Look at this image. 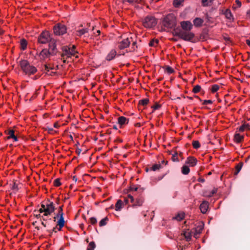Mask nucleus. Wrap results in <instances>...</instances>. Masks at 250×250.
<instances>
[{"label": "nucleus", "mask_w": 250, "mask_h": 250, "mask_svg": "<svg viewBox=\"0 0 250 250\" xmlns=\"http://www.w3.org/2000/svg\"><path fill=\"white\" fill-rule=\"evenodd\" d=\"M166 71L169 74H171L174 72L173 69L169 66H167L166 67Z\"/></svg>", "instance_id": "de8ad7c7"}, {"label": "nucleus", "mask_w": 250, "mask_h": 250, "mask_svg": "<svg viewBox=\"0 0 250 250\" xmlns=\"http://www.w3.org/2000/svg\"><path fill=\"white\" fill-rule=\"evenodd\" d=\"M52 38L50 37V33L46 31L42 32L38 38L39 42L45 44L49 42Z\"/></svg>", "instance_id": "1a4fd4ad"}, {"label": "nucleus", "mask_w": 250, "mask_h": 250, "mask_svg": "<svg viewBox=\"0 0 250 250\" xmlns=\"http://www.w3.org/2000/svg\"><path fill=\"white\" fill-rule=\"evenodd\" d=\"M219 86L217 84H214L212 86L211 91L213 93L216 92L219 89Z\"/></svg>", "instance_id": "a18cd8bd"}, {"label": "nucleus", "mask_w": 250, "mask_h": 250, "mask_svg": "<svg viewBox=\"0 0 250 250\" xmlns=\"http://www.w3.org/2000/svg\"><path fill=\"white\" fill-rule=\"evenodd\" d=\"M54 33L56 35H62L66 32V27L62 24L58 23L54 27Z\"/></svg>", "instance_id": "9d476101"}, {"label": "nucleus", "mask_w": 250, "mask_h": 250, "mask_svg": "<svg viewBox=\"0 0 250 250\" xmlns=\"http://www.w3.org/2000/svg\"><path fill=\"white\" fill-rule=\"evenodd\" d=\"M149 102V100L147 98L144 99L139 101V104L143 106H145Z\"/></svg>", "instance_id": "e433bc0d"}, {"label": "nucleus", "mask_w": 250, "mask_h": 250, "mask_svg": "<svg viewBox=\"0 0 250 250\" xmlns=\"http://www.w3.org/2000/svg\"><path fill=\"white\" fill-rule=\"evenodd\" d=\"M124 201L126 204H127L129 202H130V199L128 198V196H127V197H125Z\"/></svg>", "instance_id": "6e6d98bb"}, {"label": "nucleus", "mask_w": 250, "mask_h": 250, "mask_svg": "<svg viewBox=\"0 0 250 250\" xmlns=\"http://www.w3.org/2000/svg\"><path fill=\"white\" fill-rule=\"evenodd\" d=\"M8 136L7 137V139H10L12 138L14 139V141H17L18 138L14 134V131L13 130H10L8 131L7 133Z\"/></svg>", "instance_id": "5701e85b"}, {"label": "nucleus", "mask_w": 250, "mask_h": 250, "mask_svg": "<svg viewBox=\"0 0 250 250\" xmlns=\"http://www.w3.org/2000/svg\"><path fill=\"white\" fill-rule=\"evenodd\" d=\"M62 206H61L59 207V209H58V212L57 214L53 218V221L55 222L56 220V219L57 218H59V219L58 220L57 222V226L55 228L53 227V228L51 230L52 231H54L55 232H56L57 231L56 230L57 227L58 226V230L60 231L61 230L62 228L64 226V220L63 218V212L62 210Z\"/></svg>", "instance_id": "7ed1b4c3"}, {"label": "nucleus", "mask_w": 250, "mask_h": 250, "mask_svg": "<svg viewBox=\"0 0 250 250\" xmlns=\"http://www.w3.org/2000/svg\"><path fill=\"white\" fill-rule=\"evenodd\" d=\"M204 226L202 223L193 229L192 231V233H193L194 237L196 238H198L200 233L202 232Z\"/></svg>", "instance_id": "4468645a"}, {"label": "nucleus", "mask_w": 250, "mask_h": 250, "mask_svg": "<svg viewBox=\"0 0 250 250\" xmlns=\"http://www.w3.org/2000/svg\"><path fill=\"white\" fill-rule=\"evenodd\" d=\"M208 208V203L207 201H204L200 206L201 211L203 213H206Z\"/></svg>", "instance_id": "6ab92c4d"}, {"label": "nucleus", "mask_w": 250, "mask_h": 250, "mask_svg": "<svg viewBox=\"0 0 250 250\" xmlns=\"http://www.w3.org/2000/svg\"><path fill=\"white\" fill-rule=\"evenodd\" d=\"M143 25L146 28H150L154 27L157 23L156 19L152 16H147L143 20Z\"/></svg>", "instance_id": "6e6552de"}, {"label": "nucleus", "mask_w": 250, "mask_h": 250, "mask_svg": "<svg viewBox=\"0 0 250 250\" xmlns=\"http://www.w3.org/2000/svg\"><path fill=\"white\" fill-rule=\"evenodd\" d=\"M242 167V163H239L235 167V171L234 172V174L235 175L237 174L240 171Z\"/></svg>", "instance_id": "4c0bfd02"}, {"label": "nucleus", "mask_w": 250, "mask_h": 250, "mask_svg": "<svg viewBox=\"0 0 250 250\" xmlns=\"http://www.w3.org/2000/svg\"><path fill=\"white\" fill-rule=\"evenodd\" d=\"M244 139V136L240 134H236L234 135V140L237 143H240Z\"/></svg>", "instance_id": "cd10ccee"}, {"label": "nucleus", "mask_w": 250, "mask_h": 250, "mask_svg": "<svg viewBox=\"0 0 250 250\" xmlns=\"http://www.w3.org/2000/svg\"><path fill=\"white\" fill-rule=\"evenodd\" d=\"M212 103V101L211 100H204L203 104L204 105H207L208 104H211Z\"/></svg>", "instance_id": "603ef678"}, {"label": "nucleus", "mask_w": 250, "mask_h": 250, "mask_svg": "<svg viewBox=\"0 0 250 250\" xmlns=\"http://www.w3.org/2000/svg\"><path fill=\"white\" fill-rule=\"evenodd\" d=\"M90 222L92 225H95L97 223V221L96 218L95 217H91L90 219Z\"/></svg>", "instance_id": "3c124183"}, {"label": "nucleus", "mask_w": 250, "mask_h": 250, "mask_svg": "<svg viewBox=\"0 0 250 250\" xmlns=\"http://www.w3.org/2000/svg\"><path fill=\"white\" fill-rule=\"evenodd\" d=\"M161 167H162V166L160 164H156L153 165L150 167V169L153 171H156V170H159Z\"/></svg>", "instance_id": "473e14b6"}, {"label": "nucleus", "mask_w": 250, "mask_h": 250, "mask_svg": "<svg viewBox=\"0 0 250 250\" xmlns=\"http://www.w3.org/2000/svg\"><path fill=\"white\" fill-rule=\"evenodd\" d=\"M49 43V51L51 52L52 55L56 54L57 52V48L56 42L54 39L51 40Z\"/></svg>", "instance_id": "2eb2a0df"}, {"label": "nucleus", "mask_w": 250, "mask_h": 250, "mask_svg": "<svg viewBox=\"0 0 250 250\" xmlns=\"http://www.w3.org/2000/svg\"><path fill=\"white\" fill-rule=\"evenodd\" d=\"M27 41L24 39H22L21 40V42H20V46H21V49L24 50H25L26 47H27Z\"/></svg>", "instance_id": "c85d7f7f"}, {"label": "nucleus", "mask_w": 250, "mask_h": 250, "mask_svg": "<svg viewBox=\"0 0 250 250\" xmlns=\"http://www.w3.org/2000/svg\"><path fill=\"white\" fill-rule=\"evenodd\" d=\"M51 55V52L47 49H43L40 54V57L42 60H45Z\"/></svg>", "instance_id": "f3484780"}, {"label": "nucleus", "mask_w": 250, "mask_h": 250, "mask_svg": "<svg viewBox=\"0 0 250 250\" xmlns=\"http://www.w3.org/2000/svg\"><path fill=\"white\" fill-rule=\"evenodd\" d=\"M132 41V39L131 37L130 38H126L122 40L121 41L119 42L117 44V47L118 49L120 50L124 49L126 47H127L131 42Z\"/></svg>", "instance_id": "9b49d317"}, {"label": "nucleus", "mask_w": 250, "mask_h": 250, "mask_svg": "<svg viewBox=\"0 0 250 250\" xmlns=\"http://www.w3.org/2000/svg\"><path fill=\"white\" fill-rule=\"evenodd\" d=\"M73 180L75 181V182H76L77 181V178H76V177L75 176H74L73 177Z\"/></svg>", "instance_id": "69168bd1"}, {"label": "nucleus", "mask_w": 250, "mask_h": 250, "mask_svg": "<svg viewBox=\"0 0 250 250\" xmlns=\"http://www.w3.org/2000/svg\"><path fill=\"white\" fill-rule=\"evenodd\" d=\"M160 107V105H159V104L155 105L153 106L154 109H155V110H156V109H159Z\"/></svg>", "instance_id": "bf43d9fd"}, {"label": "nucleus", "mask_w": 250, "mask_h": 250, "mask_svg": "<svg viewBox=\"0 0 250 250\" xmlns=\"http://www.w3.org/2000/svg\"><path fill=\"white\" fill-rule=\"evenodd\" d=\"M217 192V188H213L212 190H211L209 192V194H206L205 197H212L214 194H215Z\"/></svg>", "instance_id": "2f4dec72"}, {"label": "nucleus", "mask_w": 250, "mask_h": 250, "mask_svg": "<svg viewBox=\"0 0 250 250\" xmlns=\"http://www.w3.org/2000/svg\"><path fill=\"white\" fill-rule=\"evenodd\" d=\"M177 155L178 154L177 152H175L173 154H172V160L173 162L179 161Z\"/></svg>", "instance_id": "49530a36"}, {"label": "nucleus", "mask_w": 250, "mask_h": 250, "mask_svg": "<svg viewBox=\"0 0 250 250\" xmlns=\"http://www.w3.org/2000/svg\"><path fill=\"white\" fill-rule=\"evenodd\" d=\"M212 0H202V3L203 6H208L211 4Z\"/></svg>", "instance_id": "c9c22d12"}, {"label": "nucleus", "mask_w": 250, "mask_h": 250, "mask_svg": "<svg viewBox=\"0 0 250 250\" xmlns=\"http://www.w3.org/2000/svg\"><path fill=\"white\" fill-rule=\"evenodd\" d=\"M158 40H152L149 42V45L151 46H155L158 44Z\"/></svg>", "instance_id": "c03bdc74"}, {"label": "nucleus", "mask_w": 250, "mask_h": 250, "mask_svg": "<svg viewBox=\"0 0 250 250\" xmlns=\"http://www.w3.org/2000/svg\"><path fill=\"white\" fill-rule=\"evenodd\" d=\"M176 35L180 39L188 42H192L195 36L194 34L190 31H179Z\"/></svg>", "instance_id": "0eeeda50"}, {"label": "nucleus", "mask_w": 250, "mask_h": 250, "mask_svg": "<svg viewBox=\"0 0 250 250\" xmlns=\"http://www.w3.org/2000/svg\"><path fill=\"white\" fill-rule=\"evenodd\" d=\"M56 68L49 64L44 65V72L48 75L53 76L56 73Z\"/></svg>", "instance_id": "f8f14e48"}, {"label": "nucleus", "mask_w": 250, "mask_h": 250, "mask_svg": "<svg viewBox=\"0 0 250 250\" xmlns=\"http://www.w3.org/2000/svg\"><path fill=\"white\" fill-rule=\"evenodd\" d=\"M235 2L237 4V5H238V7H241V1L239 0H235Z\"/></svg>", "instance_id": "4d7b16f0"}, {"label": "nucleus", "mask_w": 250, "mask_h": 250, "mask_svg": "<svg viewBox=\"0 0 250 250\" xmlns=\"http://www.w3.org/2000/svg\"><path fill=\"white\" fill-rule=\"evenodd\" d=\"M107 220H108L107 217H105V218H103L99 222V226L100 227L105 226L107 223Z\"/></svg>", "instance_id": "ea45409f"}, {"label": "nucleus", "mask_w": 250, "mask_h": 250, "mask_svg": "<svg viewBox=\"0 0 250 250\" xmlns=\"http://www.w3.org/2000/svg\"><path fill=\"white\" fill-rule=\"evenodd\" d=\"M185 213L184 212L178 213L175 217L173 218V219L177 221H181L184 218Z\"/></svg>", "instance_id": "a878e982"}, {"label": "nucleus", "mask_w": 250, "mask_h": 250, "mask_svg": "<svg viewBox=\"0 0 250 250\" xmlns=\"http://www.w3.org/2000/svg\"><path fill=\"white\" fill-rule=\"evenodd\" d=\"M55 206L53 202L47 200L44 204L41 205L39 210L40 213H43V215L48 216L50 215L55 211Z\"/></svg>", "instance_id": "f257e3e1"}, {"label": "nucleus", "mask_w": 250, "mask_h": 250, "mask_svg": "<svg viewBox=\"0 0 250 250\" xmlns=\"http://www.w3.org/2000/svg\"><path fill=\"white\" fill-rule=\"evenodd\" d=\"M192 231L187 229L184 231L183 235L187 241H189L191 239Z\"/></svg>", "instance_id": "4be33fe9"}, {"label": "nucleus", "mask_w": 250, "mask_h": 250, "mask_svg": "<svg viewBox=\"0 0 250 250\" xmlns=\"http://www.w3.org/2000/svg\"><path fill=\"white\" fill-rule=\"evenodd\" d=\"M246 43L249 45L250 46V41L249 40H246Z\"/></svg>", "instance_id": "0e129e2a"}, {"label": "nucleus", "mask_w": 250, "mask_h": 250, "mask_svg": "<svg viewBox=\"0 0 250 250\" xmlns=\"http://www.w3.org/2000/svg\"><path fill=\"white\" fill-rule=\"evenodd\" d=\"M131 190L133 191L134 193H133V195L135 193L136 194H142L143 192V190L141 188L139 189L138 188H131Z\"/></svg>", "instance_id": "72a5a7b5"}, {"label": "nucleus", "mask_w": 250, "mask_h": 250, "mask_svg": "<svg viewBox=\"0 0 250 250\" xmlns=\"http://www.w3.org/2000/svg\"><path fill=\"white\" fill-rule=\"evenodd\" d=\"M190 171L189 168L188 166L184 165L182 167V172L184 175H187L189 173Z\"/></svg>", "instance_id": "c756f323"}, {"label": "nucleus", "mask_w": 250, "mask_h": 250, "mask_svg": "<svg viewBox=\"0 0 250 250\" xmlns=\"http://www.w3.org/2000/svg\"><path fill=\"white\" fill-rule=\"evenodd\" d=\"M203 22V20L200 18H196L193 21L194 25L196 27L202 26Z\"/></svg>", "instance_id": "412c9836"}, {"label": "nucleus", "mask_w": 250, "mask_h": 250, "mask_svg": "<svg viewBox=\"0 0 250 250\" xmlns=\"http://www.w3.org/2000/svg\"><path fill=\"white\" fill-rule=\"evenodd\" d=\"M122 201L121 200L117 201L115 205V210L117 211L120 210L122 208Z\"/></svg>", "instance_id": "7c9ffc66"}, {"label": "nucleus", "mask_w": 250, "mask_h": 250, "mask_svg": "<svg viewBox=\"0 0 250 250\" xmlns=\"http://www.w3.org/2000/svg\"><path fill=\"white\" fill-rule=\"evenodd\" d=\"M53 126H54L55 128H58V127L60 126V125H59V124H58V123L56 122V123H55L54 124V125H53Z\"/></svg>", "instance_id": "13d9d810"}, {"label": "nucleus", "mask_w": 250, "mask_h": 250, "mask_svg": "<svg viewBox=\"0 0 250 250\" xmlns=\"http://www.w3.org/2000/svg\"><path fill=\"white\" fill-rule=\"evenodd\" d=\"M45 217V216L43 215V214L42 215H41V214H36V217L37 218H42L43 221H45L46 219L44 218Z\"/></svg>", "instance_id": "5fc2aeb1"}, {"label": "nucleus", "mask_w": 250, "mask_h": 250, "mask_svg": "<svg viewBox=\"0 0 250 250\" xmlns=\"http://www.w3.org/2000/svg\"><path fill=\"white\" fill-rule=\"evenodd\" d=\"M192 146L195 149H198L200 147V144L198 141H193L192 142Z\"/></svg>", "instance_id": "79ce46f5"}, {"label": "nucleus", "mask_w": 250, "mask_h": 250, "mask_svg": "<svg viewBox=\"0 0 250 250\" xmlns=\"http://www.w3.org/2000/svg\"><path fill=\"white\" fill-rule=\"evenodd\" d=\"M3 33V31L2 29H0V35H2Z\"/></svg>", "instance_id": "774afa93"}, {"label": "nucleus", "mask_w": 250, "mask_h": 250, "mask_svg": "<svg viewBox=\"0 0 250 250\" xmlns=\"http://www.w3.org/2000/svg\"><path fill=\"white\" fill-rule=\"evenodd\" d=\"M180 25L183 29L182 31H190L193 27V25L190 21H181L180 22Z\"/></svg>", "instance_id": "ddd939ff"}, {"label": "nucleus", "mask_w": 250, "mask_h": 250, "mask_svg": "<svg viewBox=\"0 0 250 250\" xmlns=\"http://www.w3.org/2000/svg\"><path fill=\"white\" fill-rule=\"evenodd\" d=\"M47 129H48L49 132L53 131V128H50V127H47Z\"/></svg>", "instance_id": "338daca9"}, {"label": "nucleus", "mask_w": 250, "mask_h": 250, "mask_svg": "<svg viewBox=\"0 0 250 250\" xmlns=\"http://www.w3.org/2000/svg\"><path fill=\"white\" fill-rule=\"evenodd\" d=\"M54 185L55 187H59L61 185L60 180L59 179H56L54 180Z\"/></svg>", "instance_id": "09e8293b"}, {"label": "nucleus", "mask_w": 250, "mask_h": 250, "mask_svg": "<svg viewBox=\"0 0 250 250\" xmlns=\"http://www.w3.org/2000/svg\"><path fill=\"white\" fill-rule=\"evenodd\" d=\"M76 35L79 36H81L85 33L88 32V29L87 28H79L76 30Z\"/></svg>", "instance_id": "393cba45"}, {"label": "nucleus", "mask_w": 250, "mask_h": 250, "mask_svg": "<svg viewBox=\"0 0 250 250\" xmlns=\"http://www.w3.org/2000/svg\"><path fill=\"white\" fill-rule=\"evenodd\" d=\"M128 123V119L124 116L119 117L118 119V123L121 127L123 125L127 124Z\"/></svg>", "instance_id": "aec40b11"}, {"label": "nucleus", "mask_w": 250, "mask_h": 250, "mask_svg": "<svg viewBox=\"0 0 250 250\" xmlns=\"http://www.w3.org/2000/svg\"><path fill=\"white\" fill-rule=\"evenodd\" d=\"M210 191H208V190H207V191H205L204 192H203V196L205 197V194H209V192Z\"/></svg>", "instance_id": "680f3d73"}, {"label": "nucleus", "mask_w": 250, "mask_h": 250, "mask_svg": "<svg viewBox=\"0 0 250 250\" xmlns=\"http://www.w3.org/2000/svg\"><path fill=\"white\" fill-rule=\"evenodd\" d=\"M62 49L61 60H62L63 63L66 62L67 59L70 58L71 56H75L78 53L75 50V45H73L72 47L64 46L62 47Z\"/></svg>", "instance_id": "f03ea898"}, {"label": "nucleus", "mask_w": 250, "mask_h": 250, "mask_svg": "<svg viewBox=\"0 0 250 250\" xmlns=\"http://www.w3.org/2000/svg\"><path fill=\"white\" fill-rule=\"evenodd\" d=\"M95 247H96V245H95V244L94 242H91L87 248V250H94V249L95 248Z\"/></svg>", "instance_id": "58836bf2"}, {"label": "nucleus", "mask_w": 250, "mask_h": 250, "mask_svg": "<svg viewBox=\"0 0 250 250\" xmlns=\"http://www.w3.org/2000/svg\"><path fill=\"white\" fill-rule=\"evenodd\" d=\"M20 64L22 71L27 75L34 74L37 71V68L35 66L31 65L27 60H21L20 61Z\"/></svg>", "instance_id": "39448f33"}, {"label": "nucleus", "mask_w": 250, "mask_h": 250, "mask_svg": "<svg viewBox=\"0 0 250 250\" xmlns=\"http://www.w3.org/2000/svg\"><path fill=\"white\" fill-rule=\"evenodd\" d=\"M163 26L167 28H172L176 25V20L173 14H169L163 19L162 21Z\"/></svg>", "instance_id": "423d86ee"}, {"label": "nucleus", "mask_w": 250, "mask_h": 250, "mask_svg": "<svg viewBox=\"0 0 250 250\" xmlns=\"http://www.w3.org/2000/svg\"><path fill=\"white\" fill-rule=\"evenodd\" d=\"M125 1L129 2V3L132 5H135V4L139 3L138 0H125Z\"/></svg>", "instance_id": "8fccbe9b"}, {"label": "nucleus", "mask_w": 250, "mask_h": 250, "mask_svg": "<svg viewBox=\"0 0 250 250\" xmlns=\"http://www.w3.org/2000/svg\"><path fill=\"white\" fill-rule=\"evenodd\" d=\"M116 55V51L115 49H112L106 55L105 57V60L107 61H110L114 59Z\"/></svg>", "instance_id": "a211bd4d"}, {"label": "nucleus", "mask_w": 250, "mask_h": 250, "mask_svg": "<svg viewBox=\"0 0 250 250\" xmlns=\"http://www.w3.org/2000/svg\"><path fill=\"white\" fill-rule=\"evenodd\" d=\"M136 42H132V51H135L136 50V49L137 48V46L136 45Z\"/></svg>", "instance_id": "864d4df0"}, {"label": "nucleus", "mask_w": 250, "mask_h": 250, "mask_svg": "<svg viewBox=\"0 0 250 250\" xmlns=\"http://www.w3.org/2000/svg\"><path fill=\"white\" fill-rule=\"evenodd\" d=\"M198 181L202 183H204L205 182V180L203 178H199Z\"/></svg>", "instance_id": "e2e57ef3"}, {"label": "nucleus", "mask_w": 250, "mask_h": 250, "mask_svg": "<svg viewBox=\"0 0 250 250\" xmlns=\"http://www.w3.org/2000/svg\"><path fill=\"white\" fill-rule=\"evenodd\" d=\"M201 88V86L199 85H196L193 87L192 92L194 93H197L200 91Z\"/></svg>", "instance_id": "37998d69"}, {"label": "nucleus", "mask_w": 250, "mask_h": 250, "mask_svg": "<svg viewBox=\"0 0 250 250\" xmlns=\"http://www.w3.org/2000/svg\"><path fill=\"white\" fill-rule=\"evenodd\" d=\"M128 197L130 199V202L132 203L133 208L141 207L144 203V197L141 193H135L133 195L128 194Z\"/></svg>", "instance_id": "20e7f679"}, {"label": "nucleus", "mask_w": 250, "mask_h": 250, "mask_svg": "<svg viewBox=\"0 0 250 250\" xmlns=\"http://www.w3.org/2000/svg\"><path fill=\"white\" fill-rule=\"evenodd\" d=\"M224 14L227 19H228V20H229L230 21H233L234 18L233 17V15L229 9H227L225 11Z\"/></svg>", "instance_id": "b1692460"}, {"label": "nucleus", "mask_w": 250, "mask_h": 250, "mask_svg": "<svg viewBox=\"0 0 250 250\" xmlns=\"http://www.w3.org/2000/svg\"><path fill=\"white\" fill-rule=\"evenodd\" d=\"M250 130V125L248 124H244L242 125H241L239 128V131H244L245 130Z\"/></svg>", "instance_id": "bb28decb"}, {"label": "nucleus", "mask_w": 250, "mask_h": 250, "mask_svg": "<svg viewBox=\"0 0 250 250\" xmlns=\"http://www.w3.org/2000/svg\"><path fill=\"white\" fill-rule=\"evenodd\" d=\"M19 185L15 182H14L11 187V189L14 192H17L19 190Z\"/></svg>", "instance_id": "a19ab883"}, {"label": "nucleus", "mask_w": 250, "mask_h": 250, "mask_svg": "<svg viewBox=\"0 0 250 250\" xmlns=\"http://www.w3.org/2000/svg\"><path fill=\"white\" fill-rule=\"evenodd\" d=\"M184 1V0H174L173 4L175 7H179Z\"/></svg>", "instance_id": "f704fd0d"}, {"label": "nucleus", "mask_w": 250, "mask_h": 250, "mask_svg": "<svg viewBox=\"0 0 250 250\" xmlns=\"http://www.w3.org/2000/svg\"><path fill=\"white\" fill-rule=\"evenodd\" d=\"M197 163V159L193 157H188L186 161V164L188 165L189 167H194L196 165Z\"/></svg>", "instance_id": "dca6fc26"}, {"label": "nucleus", "mask_w": 250, "mask_h": 250, "mask_svg": "<svg viewBox=\"0 0 250 250\" xmlns=\"http://www.w3.org/2000/svg\"><path fill=\"white\" fill-rule=\"evenodd\" d=\"M42 225L45 228L47 227V223L44 222L43 221L42 222Z\"/></svg>", "instance_id": "052dcab7"}]
</instances>
